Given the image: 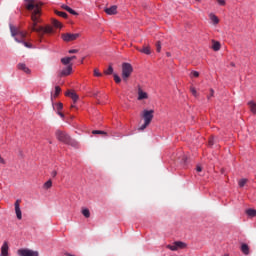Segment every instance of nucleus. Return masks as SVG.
I'll list each match as a JSON object with an SVG mask.
<instances>
[{
	"mask_svg": "<svg viewBox=\"0 0 256 256\" xmlns=\"http://www.w3.org/2000/svg\"><path fill=\"white\" fill-rule=\"evenodd\" d=\"M26 9L27 11H30L31 13V19L33 21L31 31H34L36 33H39L40 35H43L44 33L51 34L53 33V27L51 26H39L37 28V23H40V17H41V7L43 4L37 3L35 0H26Z\"/></svg>",
	"mask_w": 256,
	"mask_h": 256,
	"instance_id": "obj_1",
	"label": "nucleus"
},
{
	"mask_svg": "<svg viewBox=\"0 0 256 256\" xmlns=\"http://www.w3.org/2000/svg\"><path fill=\"white\" fill-rule=\"evenodd\" d=\"M153 113H155L154 110H144L142 112V117L144 119V124L138 128L139 131H145L149 125H151V121H153Z\"/></svg>",
	"mask_w": 256,
	"mask_h": 256,
	"instance_id": "obj_2",
	"label": "nucleus"
},
{
	"mask_svg": "<svg viewBox=\"0 0 256 256\" xmlns=\"http://www.w3.org/2000/svg\"><path fill=\"white\" fill-rule=\"evenodd\" d=\"M55 135L56 139H58V141L61 143H65L66 145H75V141L66 132L57 130Z\"/></svg>",
	"mask_w": 256,
	"mask_h": 256,
	"instance_id": "obj_3",
	"label": "nucleus"
},
{
	"mask_svg": "<svg viewBox=\"0 0 256 256\" xmlns=\"http://www.w3.org/2000/svg\"><path fill=\"white\" fill-rule=\"evenodd\" d=\"M132 73H133V66L127 62H124L122 64V79H123V81H125V82L129 81V77H131Z\"/></svg>",
	"mask_w": 256,
	"mask_h": 256,
	"instance_id": "obj_4",
	"label": "nucleus"
},
{
	"mask_svg": "<svg viewBox=\"0 0 256 256\" xmlns=\"http://www.w3.org/2000/svg\"><path fill=\"white\" fill-rule=\"evenodd\" d=\"M10 33H11L12 37H14V40H15V37H18V39L20 41H24L25 37H27V32H23L21 29L13 26L11 24H10Z\"/></svg>",
	"mask_w": 256,
	"mask_h": 256,
	"instance_id": "obj_5",
	"label": "nucleus"
},
{
	"mask_svg": "<svg viewBox=\"0 0 256 256\" xmlns=\"http://www.w3.org/2000/svg\"><path fill=\"white\" fill-rule=\"evenodd\" d=\"M19 256H39V251H34L28 248H22L17 250Z\"/></svg>",
	"mask_w": 256,
	"mask_h": 256,
	"instance_id": "obj_6",
	"label": "nucleus"
},
{
	"mask_svg": "<svg viewBox=\"0 0 256 256\" xmlns=\"http://www.w3.org/2000/svg\"><path fill=\"white\" fill-rule=\"evenodd\" d=\"M63 41H65L66 43H69L71 41H76V39H79L80 34L76 33V34H71V33H65L61 35Z\"/></svg>",
	"mask_w": 256,
	"mask_h": 256,
	"instance_id": "obj_7",
	"label": "nucleus"
},
{
	"mask_svg": "<svg viewBox=\"0 0 256 256\" xmlns=\"http://www.w3.org/2000/svg\"><path fill=\"white\" fill-rule=\"evenodd\" d=\"M14 207H15V213H16L17 219L22 220L23 214L21 213V200L20 199L16 200Z\"/></svg>",
	"mask_w": 256,
	"mask_h": 256,
	"instance_id": "obj_8",
	"label": "nucleus"
},
{
	"mask_svg": "<svg viewBox=\"0 0 256 256\" xmlns=\"http://www.w3.org/2000/svg\"><path fill=\"white\" fill-rule=\"evenodd\" d=\"M66 97H70V99H72L73 103H77V101H79V95L76 94L75 91L73 90H68L65 93Z\"/></svg>",
	"mask_w": 256,
	"mask_h": 256,
	"instance_id": "obj_9",
	"label": "nucleus"
},
{
	"mask_svg": "<svg viewBox=\"0 0 256 256\" xmlns=\"http://www.w3.org/2000/svg\"><path fill=\"white\" fill-rule=\"evenodd\" d=\"M1 255L9 256V243L5 241L1 246Z\"/></svg>",
	"mask_w": 256,
	"mask_h": 256,
	"instance_id": "obj_10",
	"label": "nucleus"
},
{
	"mask_svg": "<svg viewBox=\"0 0 256 256\" xmlns=\"http://www.w3.org/2000/svg\"><path fill=\"white\" fill-rule=\"evenodd\" d=\"M73 71V65H68L65 69L61 71V77H67L71 75V72Z\"/></svg>",
	"mask_w": 256,
	"mask_h": 256,
	"instance_id": "obj_11",
	"label": "nucleus"
},
{
	"mask_svg": "<svg viewBox=\"0 0 256 256\" xmlns=\"http://www.w3.org/2000/svg\"><path fill=\"white\" fill-rule=\"evenodd\" d=\"M143 99H149L147 92H144L141 87L138 88V101H143Z\"/></svg>",
	"mask_w": 256,
	"mask_h": 256,
	"instance_id": "obj_12",
	"label": "nucleus"
},
{
	"mask_svg": "<svg viewBox=\"0 0 256 256\" xmlns=\"http://www.w3.org/2000/svg\"><path fill=\"white\" fill-rule=\"evenodd\" d=\"M104 11L107 15H117V6L113 5L110 8H105Z\"/></svg>",
	"mask_w": 256,
	"mask_h": 256,
	"instance_id": "obj_13",
	"label": "nucleus"
},
{
	"mask_svg": "<svg viewBox=\"0 0 256 256\" xmlns=\"http://www.w3.org/2000/svg\"><path fill=\"white\" fill-rule=\"evenodd\" d=\"M17 67L20 71H23L27 75L31 74V69H29L24 63H19Z\"/></svg>",
	"mask_w": 256,
	"mask_h": 256,
	"instance_id": "obj_14",
	"label": "nucleus"
},
{
	"mask_svg": "<svg viewBox=\"0 0 256 256\" xmlns=\"http://www.w3.org/2000/svg\"><path fill=\"white\" fill-rule=\"evenodd\" d=\"M136 49L140 53H144L145 55H151V47H149V46H143L142 49H139V48H136Z\"/></svg>",
	"mask_w": 256,
	"mask_h": 256,
	"instance_id": "obj_15",
	"label": "nucleus"
},
{
	"mask_svg": "<svg viewBox=\"0 0 256 256\" xmlns=\"http://www.w3.org/2000/svg\"><path fill=\"white\" fill-rule=\"evenodd\" d=\"M174 245H176V249H186L187 248V244L185 242H181V241H175Z\"/></svg>",
	"mask_w": 256,
	"mask_h": 256,
	"instance_id": "obj_16",
	"label": "nucleus"
},
{
	"mask_svg": "<svg viewBox=\"0 0 256 256\" xmlns=\"http://www.w3.org/2000/svg\"><path fill=\"white\" fill-rule=\"evenodd\" d=\"M62 9L70 13L71 15H79L75 10H73L71 7L67 5H62Z\"/></svg>",
	"mask_w": 256,
	"mask_h": 256,
	"instance_id": "obj_17",
	"label": "nucleus"
},
{
	"mask_svg": "<svg viewBox=\"0 0 256 256\" xmlns=\"http://www.w3.org/2000/svg\"><path fill=\"white\" fill-rule=\"evenodd\" d=\"M209 18L212 21L213 25L219 24V18L215 14L213 13L209 14Z\"/></svg>",
	"mask_w": 256,
	"mask_h": 256,
	"instance_id": "obj_18",
	"label": "nucleus"
},
{
	"mask_svg": "<svg viewBox=\"0 0 256 256\" xmlns=\"http://www.w3.org/2000/svg\"><path fill=\"white\" fill-rule=\"evenodd\" d=\"M241 251H242V253L244 254V255H249V253H250V251H249V245H247V244H245V243H243L242 245H241Z\"/></svg>",
	"mask_w": 256,
	"mask_h": 256,
	"instance_id": "obj_19",
	"label": "nucleus"
},
{
	"mask_svg": "<svg viewBox=\"0 0 256 256\" xmlns=\"http://www.w3.org/2000/svg\"><path fill=\"white\" fill-rule=\"evenodd\" d=\"M15 41L16 43L24 44V46L27 47L28 49H31L33 47V45L29 44L28 42H25V40H19V37H15Z\"/></svg>",
	"mask_w": 256,
	"mask_h": 256,
	"instance_id": "obj_20",
	"label": "nucleus"
},
{
	"mask_svg": "<svg viewBox=\"0 0 256 256\" xmlns=\"http://www.w3.org/2000/svg\"><path fill=\"white\" fill-rule=\"evenodd\" d=\"M248 107H250L251 113L256 115V104L253 101L248 102Z\"/></svg>",
	"mask_w": 256,
	"mask_h": 256,
	"instance_id": "obj_21",
	"label": "nucleus"
},
{
	"mask_svg": "<svg viewBox=\"0 0 256 256\" xmlns=\"http://www.w3.org/2000/svg\"><path fill=\"white\" fill-rule=\"evenodd\" d=\"M246 215H248V217H256V210L255 209H247L246 210Z\"/></svg>",
	"mask_w": 256,
	"mask_h": 256,
	"instance_id": "obj_22",
	"label": "nucleus"
},
{
	"mask_svg": "<svg viewBox=\"0 0 256 256\" xmlns=\"http://www.w3.org/2000/svg\"><path fill=\"white\" fill-rule=\"evenodd\" d=\"M71 59L72 58H69V57H64L61 59V63L62 65H71Z\"/></svg>",
	"mask_w": 256,
	"mask_h": 256,
	"instance_id": "obj_23",
	"label": "nucleus"
},
{
	"mask_svg": "<svg viewBox=\"0 0 256 256\" xmlns=\"http://www.w3.org/2000/svg\"><path fill=\"white\" fill-rule=\"evenodd\" d=\"M82 215H84V217H85L86 219H89V217H91V212L89 211V209L84 208V209L82 210Z\"/></svg>",
	"mask_w": 256,
	"mask_h": 256,
	"instance_id": "obj_24",
	"label": "nucleus"
},
{
	"mask_svg": "<svg viewBox=\"0 0 256 256\" xmlns=\"http://www.w3.org/2000/svg\"><path fill=\"white\" fill-rule=\"evenodd\" d=\"M52 25L54 27H56L57 29H61V27H62L61 22H59L58 20H55V19L52 20Z\"/></svg>",
	"mask_w": 256,
	"mask_h": 256,
	"instance_id": "obj_25",
	"label": "nucleus"
},
{
	"mask_svg": "<svg viewBox=\"0 0 256 256\" xmlns=\"http://www.w3.org/2000/svg\"><path fill=\"white\" fill-rule=\"evenodd\" d=\"M213 51H219L221 49V43L219 42H214L212 46Z\"/></svg>",
	"mask_w": 256,
	"mask_h": 256,
	"instance_id": "obj_26",
	"label": "nucleus"
},
{
	"mask_svg": "<svg viewBox=\"0 0 256 256\" xmlns=\"http://www.w3.org/2000/svg\"><path fill=\"white\" fill-rule=\"evenodd\" d=\"M59 93H61V87L56 86L55 87V93L53 95L54 99H57V97H59Z\"/></svg>",
	"mask_w": 256,
	"mask_h": 256,
	"instance_id": "obj_27",
	"label": "nucleus"
},
{
	"mask_svg": "<svg viewBox=\"0 0 256 256\" xmlns=\"http://www.w3.org/2000/svg\"><path fill=\"white\" fill-rule=\"evenodd\" d=\"M105 75H113V66L110 64L108 69L104 71Z\"/></svg>",
	"mask_w": 256,
	"mask_h": 256,
	"instance_id": "obj_28",
	"label": "nucleus"
},
{
	"mask_svg": "<svg viewBox=\"0 0 256 256\" xmlns=\"http://www.w3.org/2000/svg\"><path fill=\"white\" fill-rule=\"evenodd\" d=\"M43 187L45 189H51V187H53V182L51 180H48L44 185Z\"/></svg>",
	"mask_w": 256,
	"mask_h": 256,
	"instance_id": "obj_29",
	"label": "nucleus"
},
{
	"mask_svg": "<svg viewBox=\"0 0 256 256\" xmlns=\"http://www.w3.org/2000/svg\"><path fill=\"white\" fill-rule=\"evenodd\" d=\"M93 135H107V132L101 130H94L92 131Z\"/></svg>",
	"mask_w": 256,
	"mask_h": 256,
	"instance_id": "obj_30",
	"label": "nucleus"
},
{
	"mask_svg": "<svg viewBox=\"0 0 256 256\" xmlns=\"http://www.w3.org/2000/svg\"><path fill=\"white\" fill-rule=\"evenodd\" d=\"M239 187H245L247 185V179L243 178L238 182Z\"/></svg>",
	"mask_w": 256,
	"mask_h": 256,
	"instance_id": "obj_31",
	"label": "nucleus"
},
{
	"mask_svg": "<svg viewBox=\"0 0 256 256\" xmlns=\"http://www.w3.org/2000/svg\"><path fill=\"white\" fill-rule=\"evenodd\" d=\"M55 13H56V15H58L59 17H63L64 19H67V13L61 12V11H56Z\"/></svg>",
	"mask_w": 256,
	"mask_h": 256,
	"instance_id": "obj_32",
	"label": "nucleus"
},
{
	"mask_svg": "<svg viewBox=\"0 0 256 256\" xmlns=\"http://www.w3.org/2000/svg\"><path fill=\"white\" fill-rule=\"evenodd\" d=\"M208 145L209 147H213L215 145V138L214 137H211L208 141Z\"/></svg>",
	"mask_w": 256,
	"mask_h": 256,
	"instance_id": "obj_33",
	"label": "nucleus"
},
{
	"mask_svg": "<svg viewBox=\"0 0 256 256\" xmlns=\"http://www.w3.org/2000/svg\"><path fill=\"white\" fill-rule=\"evenodd\" d=\"M103 74H101V72H99V69H94V77H102Z\"/></svg>",
	"mask_w": 256,
	"mask_h": 256,
	"instance_id": "obj_34",
	"label": "nucleus"
},
{
	"mask_svg": "<svg viewBox=\"0 0 256 256\" xmlns=\"http://www.w3.org/2000/svg\"><path fill=\"white\" fill-rule=\"evenodd\" d=\"M167 249H170V251H177V245H167Z\"/></svg>",
	"mask_w": 256,
	"mask_h": 256,
	"instance_id": "obj_35",
	"label": "nucleus"
},
{
	"mask_svg": "<svg viewBox=\"0 0 256 256\" xmlns=\"http://www.w3.org/2000/svg\"><path fill=\"white\" fill-rule=\"evenodd\" d=\"M156 51H157V53H161V42L160 41H158L156 43Z\"/></svg>",
	"mask_w": 256,
	"mask_h": 256,
	"instance_id": "obj_36",
	"label": "nucleus"
},
{
	"mask_svg": "<svg viewBox=\"0 0 256 256\" xmlns=\"http://www.w3.org/2000/svg\"><path fill=\"white\" fill-rule=\"evenodd\" d=\"M114 81L115 83H121V77H119L117 74H114Z\"/></svg>",
	"mask_w": 256,
	"mask_h": 256,
	"instance_id": "obj_37",
	"label": "nucleus"
},
{
	"mask_svg": "<svg viewBox=\"0 0 256 256\" xmlns=\"http://www.w3.org/2000/svg\"><path fill=\"white\" fill-rule=\"evenodd\" d=\"M190 91H191V93H192V95L194 96V97H197V90L195 89V87H191L190 88Z\"/></svg>",
	"mask_w": 256,
	"mask_h": 256,
	"instance_id": "obj_38",
	"label": "nucleus"
},
{
	"mask_svg": "<svg viewBox=\"0 0 256 256\" xmlns=\"http://www.w3.org/2000/svg\"><path fill=\"white\" fill-rule=\"evenodd\" d=\"M213 95H215V90L210 89V95L207 96L208 101L211 100V97H213Z\"/></svg>",
	"mask_w": 256,
	"mask_h": 256,
	"instance_id": "obj_39",
	"label": "nucleus"
},
{
	"mask_svg": "<svg viewBox=\"0 0 256 256\" xmlns=\"http://www.w3.org/2000/svg\"><path fill=\"white\" fill-rule=\"evenodd\" d=\"M56 109L57 111H61V109H63V103L59 102L58 104H56Z\"/></svg>",
	"mask_w": 256,
	"mask_h": 256,
	"instance_id": "obj_40",
	"label": "nucleus"
},
{
	"mask_svg": "<svg viewBox=\"0 0 256 256\" xmlns=\"http://www.w3.org/2000/svg\"><path fill=\"white\" fill-rule=\"evenodd\" d=\"M68 53H70V54L79 53V50H77V49H72V50H69Z\"/></svg>",
	"mask_w": 256,
	"mask_h": 256,
	"instance_id": "obj_41",
	"label": "nucleus"
},
{
	"mask_svg": "<svg viewBox=\"0 0 256 256\" xmlns=\"http://www.w3.org/2000/svg\"><path fill=\"white\" fill-rule=\"evenodd\" d=\"M217 2L219 5L225 6V0H217Z\"/></svg>",
	"mask_w": 256,
	"mask_h": 256,
	"instance_id": "obj_42",
	"label": "nucleus"
},
{
	"mask_svg": "<svg viewBox=\"0 0 256 256\" xmlns=\"http://www.w3.org/2000/svg\"><path fill=\"white\" fill-rule=\"evenodd\" d=\"M196 171H197L198 173H201V171H203V168H202L201 166H197V167H196Z\"/></svg>",
	"mask_w": 256,
	"mask_h": 256,
	"instance_id": "obj_43",
	"label": "nucleus"
},
{
	"mask_svg": "<svg viewBox=\"0 0 256 256\" xmlns=\"http://www.w3.org/2000/svg\"><path fill=\"white\" fill-rule=\"evenodd\" d=\"M192 75H193V77H199V72L193 71V72H192Z\"/></svg>",
	"mask_w": 256,
	"mask_h": 256,
	"instance_id": "obj_44",
	"label": "nucleus"
},
{
	"mask_svg": "<svg viewBox=\"0 0 256 256\" xmlns=\"http://www.w3.org/2000/svg\"><path fill=\"white\" fill-rule=\"evenodd\" d=\"M51 176H52V177H57V171H56V170H53L52 173H51Z\"/></svg>",
	"mask_w": 256,
	"mask_h": 256,
	"instance_id": "obj_45",
	"label": "nucleus"
},
{
	"mask_svg": "<svg viewBox=\"0 0 256 256\" xmlns=\"http://www.w3.org/2000/svg\"><path fill=\"white\" fill-rule=\"evenodd\" d=\"M0 163H2V165H5V159H3V157H1V155H0Z\"/></svg>",
	"mask_w": 256,
	"mask_h": 256,
	"instance_id": "obj_46",
	"label": "nucleus"
},
{
	"mask_svg": "<svg viewBox=\"0 0 256 256\" xmlns=\"http://www.w3.org/2000/svg\"><path fill=\"white\" fill-rule=\"evenodd\" d=\"M69 59H71V61H73V59H77V56H71V57H68Z\"/></svg>",
	"mask_w": 256,
	"mask_h": 256,
	"instance_id": "obj_47",
	"label": "nucleus"
},
{
	"mask_svg": "<svg viewBox=\"0 0 256 256\" xmlns=\"http://www.w3.org/2000/svg\"><path fill=\"white\" fill-rule=\"evenodd\" d=\"M166 55H167V57H171V53H169V52L166 53Z\"/></svg>",
	"mask_w": 256,
	"mask_h": 256,
	"instance_id": "obj_48",
	"label": "nucleus"
},
{
	"mask_svg": "<svg viewBox=\"0 0 256 256\" xmlns=\"http://www.w3.org/2000/svg\"><path fill=\"white\" fill-rule=\"evenodd\" d=\"M59 115H60V117H64L63 113H61V112L59 113Z\"/></svg>",
	"mask_w": 256,
	"mask_h": 256,
	"instance_id": "obj_49",
	"label": "nucleus"
},
{
	"mask_svg": "<svg viewBox=\"0 0 256 256\" xmlns=\"http://www.w3.org/2000/svg\"><path fill=\"white\" fill-rule=\"evenodd\" d=\"M198 3H201V0H196Z\"/></svg>",
	"mask_w": 256,
	"mask_h": 256,
	"instance_id": "obj_50",
	"label": "nucleus"
},
{
	"mask_svg": "<svg viewBox=\"0 0 256 256\" xmlns=\"http://www.w3.org/2000/svg\"><path fill=\"white\" fill-rule=\"evenodd\" d=\"M73 107H75V105H71V108L73 109Z\"/></svg>",
	"mask_w": 256,
	"mask_h": 256,
	"instance_id": "obj_51",
	"label": "nucleus"
}]
</instances>
